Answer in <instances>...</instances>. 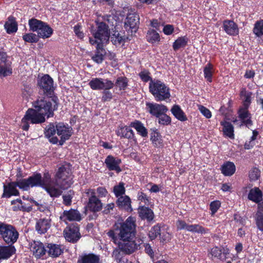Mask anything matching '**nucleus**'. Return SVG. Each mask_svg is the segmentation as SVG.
I'll use <instances>...</instances> for the list:
<instances>
[{
  "mask_svg": "<svg viewBox=\"0 0 263 263\" xmlns=\"http://www.w3.org/2000/svg\"><path fill=\"white\" fill-rule=\"evenodd\" d=\"M160 235L161 241L165 242H168L172 238L171 234L167 231L163 232V229L161 231Z\"/></svg>",
  "mask_w": 263,
  "mask_h": 263,
  "instance_id": "nucleus-58",
  "label": "nucleus"
},
{
  "mask_svg": "<svg viewBox=\"0 0 263 263\" xmlns=\"http://www.w3.org/2000/svg\"><path fill=\"white\" fill-rule=\"evenodd\" d=\"M221 203L218 200H216L212 202L210 204V210L211 211L212 215H214L217 212L220 208Z\"/></svg>",
  "mask_w": 263,
  "mask_h": 263,
  "instance_id": "nucleus-57",
  "label": "nucleus"
},
{
  "mask_svg": "<svg viewBox=\"0 0 263 263\" xmlns=\"http://www.w3.org/2000/svg\"><path fill=\"white\" fill-rule=\"evenodd\" d=\"M50 227V219L49 218H43L37 221L35 225V229L38 233L44 234L47 232Z\"/></svg>",
  "mask_w": 263,
  "mask_h": 263,
  "instance_id": "nucleus-20",
  "label": "nucleus"
},
{
  "mask_svg": "<svg viewBox=\"0 0 263 263\" xmlns=\"http://www.w3.org/2000/svg\"><path fill=\"white\" fill-rule=\"evenodd\" d=\"M39 36L33 33H26L23 36V40L28 43H36L39 40Z\"/></svg>",
  "mask_w": 263,
  "mask_h": 263,
  "instance_id": "nucleus-50",
  "label": "nucleus"
},
{
  "mask_svg": "<svg viewBox=\"0 0 263 263\" xmlns=\"http://www.w3.org/2000/svg\"><path fill=\"white\" fill-rule=\"evenodd\" d=\"M253 32L257 36L263 35V20L257 21L255 24Z\"/></svg>",
  "mask_w": 263,
  "mask_h": 263,
  "instance_id": "nucleus-45",
  "label": "nucleus"
},
{
  "mask_svg": "<svg viewBox=\"0 0 263 263\" xmlns=\"http://www.w3.org/2000/svg\"><path fill=\"white\" fill-rule=\"evenodd\" d=\"M258 136V133L255 130L252 132V136L249 141H246L245 144V148L249 149L252 148L255 144V140Z\"/></svg>",
  "mask_w": 263,
  "mask_h": 263,
  "instance_id": "nucleus-44",
  "label": "nucleus"
},
{
  "mask_svg": "<svg viewBox=\"0 0 263 263\" xmlns=\"http://www.w3.org/2000/svg\"><path fill=\"white\" fill-rule=\"evenodd\" d=\"M49 249L48 254L50 256L57 257L62 253V250L59 245L55 244H49L48 246Z\"/></svg>",
  "mask_w": 263,
  "mask_h": 263,
  "instance_id": "nucleus-39",
  "label": "nucleus"
},
{
  "mask_svg": "<svg viewBox=\"0 0 263 263\" xmlns=\"http://www.w3.org/2000/svg\"><path fill=\"white\" fill-rule=\"evenodd\" d=\"M15 252V249L13 246L0 247V260L8 259Z\"/></svg>",
  "mask_w": 263,
  "mask_h": 263,
  "instance_id": "nucleus-27",
  "label": "nucleus"
},
{
  "mask_svg": "<svg viewBox=\"0 0 263 263\" xmlns=\"http://www.w3.org/2000/svg\"><path fill=\"white\" fill-rule=\"evenodd\" d=\"M147 41L152 43H156L160 41V35L158 32L154 30H149L146 35Z\"/></svg>",
  "mask_w": 263,
  "mask_h": 263,
  "instance_id": "nucleus-41",
  "label": "nucleus"
},
{
  "mask_svg": "<svg viewBox=\"0 0 263 263\" xmlns=\"http://www.w3.org/2000/svg\"><path fill=\"white\" fill-rule=\"evenodd\" d=\"M139 23V17L137 13L134 12L128 14L125 22L126 29H131V31L136 32Z\"/></svg>",
  "mask_w": 263,
  "mask_h": 263,
  "instance_id": "nucleus-15",
  "label": "nucleus"
},
{
  "mask_svg": "<svg viewBox=\"0 0 263 263\" xmlns=\"http://www.w3.org/2000/svg\"><path fill=\"white\" fill-rule=\"evenodd\" d=\"M256 223L258 229L263 231V214L259 212L256 213Z\"/></svg>",
  "mask_w": 263,
  "mask_h": 263,
  "instance_id": "nucleus-53",
  "label": "nucleus"
},
{
  "mask_svg": "<svg viewBox=\"0 0 263 263\" xmlns=\"http://www.w3.org/2000/svg\"><path fill=\"white\" fill-rule=\"evenodd\" d=\"M0 236L7 244H13L18 238V232L10 224L0 222Z\"/></svg>",
  "mask_w": 263,
  "mask_h": 263,
  "instance_id": "nucleus-7",
  "label": "nucleus"
},
{
  "mask_svg": "<svg viewBox=\"0 0 263 263\" xmlns=\"http://www.w3.org/2000/svg\"><path fill=\"white\" fill-rule=\"evenodd\" d=\"M56 130L53 124H50L47 127L45 133L46 136L49 139V141L53 144H56L59 141L58 138L54 136Z\"/></svg>",
  "mask_w": 263,
  "mask_h": 263,
  "instance_id": "nucleus-31",
  "label": "nucleus"
},
{
  "mask_svg": "<svg viewBox=\"0 0 263 263\" xmlns=\"http://www.w3.org/2000/svg\"><path fill=\"white\" fill-rule=\"evenodd\" d=\"M125 40L126 37L122 35L118 31H115L111 36V42L116 46L123 45L125 43Z\"/></svg>",
  "mask_w": 263,
  "mask_h": 263,
  "instance_id": "nucleus-37",
  "label": "nucleus"
},
{
  "mask_svg": "<svg viewBox=\"0 0 263 263\" xmlns=\"http://www.w3.org/2000/svg\"><path fill=\"white\" fill-rule=\"evenodd\" d=\"M187 42L188 39L186 36L179 37L174 42L173 48L174 50H177L181 48L184 47Z\"/></svg>",
  "mask_w": 263,
  "mask_h": 263,
  "instance_id": "nucleus-38",
  "label": "nucleus"
},
{
  "mask_svg": "<svg viewBox=\"0 0 263 263\" xmlns=\"http://www.w3.org/2000/svg\"><path fill=\"white\" fill-rule=\"evenodd\" d=\"M146 105L148 111L156 117H159L160 115L166 113L168 110L166 106L162 104L147 102Z\"/></svg>",
  "mask_w": 263,
  "mask_h": 263,
  "instance_id": "nucleus-13",
  "label": "nucleus"
},
{
  "mask_svg": "<svg viewBox=\"0 0 263 263\" xmlns=\"http://www.w3.org/2000/svg\"><path fill=\"white\" fill-rule=\"evenodd\" d=\"M174 30V27L172 25H166L164 26L163 31L166 35H171Z\"/></svg>",
  "mask_w": 263,
  "mask_h": 263,
  "instance_id": "nucleus-62",
  "label": "nucleus"
},
{
  "mask_svg": "<svg viewBox=\"0 0 263 263\" xmlns=\"http://www.w3.org/2000/svg\"><path fill=\"white\" fill-rule=\"evenodd\" d=\"M120 250L122 251L121 249ZM112 256L118 263H132L131 261L127 260L126 258L121 257V253L119 248V249H115L114 251L112 253Z\"/></svg>",
  "mask_w": 263,
  "mask_h": 263,
  "instance_id": "nucleus-47",
  "label": "nucleus"
},
{
  "mask_svg": "<svg viewBox=\"0 0 263 263\" xmlns=\"http://www.w3.org/2000/svg\"><path fill=\"white\" fill-rule=\"evenodd\" d=\"M116 133L118 136L127 139H132L134 136L133 130L127 126H119Z\"/></svg>",
  "mask_w": 263,
  "mask_h": 263,
  "instance_id": "nucleus-22",
  "label": "nucleus"
},
{
  "mask_svg": "<svg viewBox=\"0 0 263 263\" xmlns=\"http://www.w3.org/2000/svg\"><path fill=\"white\" fill-rule=\"evenodd\" d=\"M187 231L201 234H204L206 232V230L204 228L198 224L189 225Z\"/></svg>",
  "mask_w": 263,
  "mask_h": 263,
  "instance_id": "nucleus-46",
  "label": "nucleus"
},
{
  "mask_svg": "<svg viewBox=\"0 0 263 263\" xmlns=\"http://www.w3.org/2000/svg\"><path fill=\"white\" fill-rule=\"evenodd\" d=\"M54 180L57 185H60L62 188L68 189L73 182L70 169L65 166L60 167L55 174Z\"/></svg>",
  "mask_w": 263,
  "mask_h": 263,
  "instance_id": "nucleus-6",
  "label": "nucleus"
},
{
  "mask_svg": "<svg viewBox=\"0 0 263 263\" xmlns=\"http://www.w3.org/2000/svg\"><path fill=\"white\" fill-rule=\"evenodd\" d=\"M139 76H140L141 79L143 81H145V82H147L150 79V77L149 76V72L145 70L139 73Z\"/></svg>",
  "mask_w": 263,
  "mask_h": 263,
  "instance_id": "nucleus-64",
  "label": "nucleus"
},
{
  "mask_svg": "<svg viewBox=\"0 0 263 263\" xmlns=\"http://www.w3.org/2000/svg\"><path fill=\"white\" fill-rule=\"evenodd\" d=\"M99 257L93 254H84L80 255L78 263H99Z\"/></svg>",
  "mask_w": 263,
  "mask_h": 263,
  "instance_id": "nucleus-25",
  "label": "nucleus"
},
{
  "mask_svg": "<svg viewBox=\"0 0 263 263\" xmlns=\"http://www.w3.org/2000/svg\"><path fill=\"white\" fill-rule=\"evenodd\" d=\"M171 112L178 120L183 122L187 120V117L180 106L178 105H174L171 109Z\"/></svg>",
  "mask_w": 263,
  "mask_h": 263,
  "instance_id": "nucleus-28",
  "label": "nucleus"
},
{
  "mask_svg": "<svg viewBox=\"0 0 263 263\" xmlns=\"http://www.w3.org/2000/svg\"><path fill=\"white\" fill-rule=\"evenodd\" d=\"M138 213L139 216L143 219H146L149 221L154 218V213L150 209L145 207L141 206L138 209Z\"/></svg>",
  "mask_w": 263,
  "mask_h": 263,
  "instance_id": "nucleus-29",
  "label": "nucleus"
},
{
  "mask_svg": "<svg viewBox=\"0 0 263 263\" xmlns=\"http://www.w3.org/2000/svg\"><path fill=\"white\" fill-rule=\"evenodd\" d=\"M89 85L93 90H109L113 87L114 84L107 79L93 78L89 82Z\"/></svg>",
  "mask_w": 263,
  "mask_h": 263,
  "instance_id": "nucleus-9",
  "label": "nucleus"
},
{
  "mask_svg": "<svg viewBox=\"0 0 263 263\" xmlns=\"http://www.w3.org/2000/svg\"><path fill=\"white\" fill-rule=\"evenodd\" d=\"M247 107L245 106V108L240 109L239 116L246 125L249 127L252 125V121L250 120V115L248 112Z\"/></svg>",
  "mask_w": 263,
  "mask_h": 263,
  "instance_id": "nucleus-35",
  "label": "nucleus"
},
{
  "mask_svg": "<svg viewBox=\"0 0 263 263\" xmlns=\"http://www.w3.org/2000/svg\"><path fill=\"white\" fill-rule=\"evenodd\" d=\"M187 224L184 221L178 220L176 222V227L178 230H185L187 231Z\"/></svg>",
  "mask_w": 263,
  "mask_h": 263,
  "instance_id": "nucleus-59",
  "label": "nucleus"
},
{
  "mask_svg": "<svg viewBox=\"0 0 263 263\" xmlns=\"http://www.w3.org/2000/svg\"><path fill=\"white\" fill-rule=\"evenodd\" d=\"M39 86L44 91L49 92L53 90V81L49 75H44L38 82Z\"/></svg>",
  "mask_w": 263,
  "mask_h": 263,
  "instance_id": "nucleus-18",
  "label": "nucleus"
},
{
  "mask_svg": "<svg viewBox=\"0 0 263 263\" xmlns=\"http://www.w3.org/2000/svg\"><path fill=\"white\" fill-rule=\"evenodd\" d=\"M43 188L51 197H57L60 196L62 193V191L66 189L61 187L60 185H57L55 180L54 182L44 186Z\"/></svg>",
  "mask_w": 263,
  "mask_h": 263,
  "instance_id": "nucleus-17",
  "label": "nucleus"
},
{
  "mask_svg": "<svg viewBox=\"0 0 263 263\" xmlns=\"http://www.w3.org/2000/svg\"><path fill=\"white\" fill-rule=\"evenodd\" d=\"M210 254L212 257L220 258L221 250L218 247H214L211 249Z\"/></svg>",
  "mask_w": 263,
  "mask_h": 263,
  "instance_id": "nucleus-60",
  "label": "nucleus"
},
{
  "mask_svg": "<svg viewBox=\"0 0 263 263\" xmlns=\"http://www.w3.org/2000/svg\"><path fill=\"white\" fill-rule=\"evenodd\" d=\"M30 250L36 258L42 257L46 252L44 245L38 241H34L30 243Z\"/></svg>",
  "mask_w": 263,
  "mask_h": 263,
  "instance_id": "nucleus-14",
  "label": "nucleus"
},
{
  "mask_svg": "<svg viewBox=\"0 0 263 263\" xmlns=\"http://www.w3.org/2000/svg\"><path fill=\"white\" fill-rule=\"evenodd\" d=\"M112 95L108 90H104L103 92L102 100L104 101H109L112 98Z\"/></svg>",
  "mask_w": 263,
  "mask_h": 263,
  "instance_id": "nucleus-63",
  "label": "nucleus"
},
{
  "mask_svg": "<svg viewBox=\"0 0 263 263\" xmlns=\"http://www.w3.org/2000/svg\"><path fill=\"white\" fill-rule=\"evenodd\" d=\"M203 72L205 79H206L209 82H212V78L214 72V68L213 65L210 63H208L204 67Z\"/></svg>",
  "mask_w": 263,
  "mask_h": 263,
  "instance_id": "nucleus-42",
  "label": "nucleus"
},
{
  "mask_svg": "<svg viewBox=\"0 0 263 263\" xmlns=\"http://www.w3.org/2000/svg\"><path fill=\"white\" fill-rule=\"evenodd\" d=\"M57 100L55 98H47L35 101L33 103L34 109H29L22 120V128L28 130L29 121L32 124L41 123L45 121V116H52L57 108Z\"/></svg>",
  "mask_w": 263,
  "mask_h": 263,
  "instance_id": "nucleus-2",
  "label": "nucleus"
},
{
  "mask_svg": "<svg viewBox=\"0 0 263 263\" xmlns=\"http://www.w3.org/2000/svg\"><path fill=\"white\" fill-rule=\"evenodd\" d=\"M30 29L37 33L39 37L49 38L53 33V29L46 23L32 18L29 21Z\"/></svg>",
  "mask_w": 263,
  "mask_h": 263,
  "instance_id": "nucleus-5",
  "label": "nucleus"
},
{
  "mask_svg": "<svg viewBox=\"0 0 263 263\" xmlns=\"http://www.w3.org/2000/svg\"><path fill=\"white\" fill-rule=\"evenodd\" d=\"M86 194L89 197L87 209L92 212H97L101 210L102 204L101 201L95 196L93 190L88 189Z\"/></svg>",
  "mask_w": 263,
  "mask_h": 263,
  "instance_id": "nucleus-10",
  "label": "nucleus"
},
{
  "mask_svg": "<svg viewBox=\"0 0 263 263\" xmlns=\"http://www.w3.org/2000/svg\"><path fill=\"white\" fill-rule=\"evenodd\" d=\"M221 125L223 126V134L230 139H234V127L231 123L227 121H222Z\"/></svg>",
  "mask_w": 263,
  "mask_h": 263,
  "instance_id": "nucleus-32",
  "label": "nucleus"
},
{
  "mask_svg": "<svg viewBox=\"0 0 263 263\" xmlns=\"http://www.w3.org/2000/svg\"><path fill=\"white\" fill-rule=\"evenodd\" d=\"M97 29L92 28L90 32L94 39L89 37V43L91 45H97L96 52L92 57V59L98 64L101 63L106 54L105 50L103 48L109 39V33L108 26L103 22H96Z\"/></svg>",
  "mask_w": 263,
  "mask_h": 263,
  "instance_id": "nucleus-3",
  "label": "nucleus"
},
{
  "mask_svg": "<svg viewBox=\"0 0 263 263\" xmlns=\"http://www.w3.org/2000/svg\"><path fill=\"white\" fill-rule=\"evenodd\" d=\"M11 73V63L5 58L0 63V76L4 77L9 76Z\"/></svg>",
  "mask_w": 263,
  "mask_h": 263,
  "instance_id": "nucleus-26",
  "label": "nucleus"
},
{
  "mask_svg": "<svg viewBox=\"0 0 263 263\" xmlns=\"http://www.w3.org/2000/svg\"><path fill=\"white\" fill-rule=\"evenodd\" d=\"M248 198L256 203H258L262 200V193L258 187H255L250 190Z\"/></svg>",
  "mask_w": 263,
  "mask_h": 263,
  "instance_id": "nucleus-21",
  "label": "nucleus"
},
{
  "mask_svg": "<svg viewBox=\"0 0 263 263\" xmlns=\"http://www.w3.org/2000/svg\"><path fill=\"white\" fill-rule=\"evenodd\" d=\"M60 219L66 223L67 221H79L81 220V215L78 211L70 209L69 211H64L60 216Z\"/></svg>",
  "mask_w": 263,
  "mask_h": 263,
  "instance_id": "nucleus-16",
  "label": "nucleus"
},
{
  "mask_svg": "<svg viewBox=\"0 0 263 263\" xmlns=\"http://www.w3.org/2000/svg\"><path fill=\"white\" fill-rule=\"evenodd\" d=\"M18 187L24 191H28L30 187L34 186H41L44 184L42 181V176L40 174H36L30 176L27 179H23L17 181Z\"/></svg>",
  "mask_w": 263,
  "mask_h": 263,
  "instance_id": "nucleus-8",
  "label": "nucleus"
},
{
  "mask_svg": "<svg viewBox=\"0 0 263 263\" xmlns=\"http://www.w3.org/2000/svg\"><path fill=\"white\" fill-rule=\"evenodd\" d=\"M116 86L118 87L120 90L125 89L127 86V81L126 78L120 77L118 78L116 82Z\"/></svg>",
  "mask_w": 263,
  "mask_h": 263,
  "instance_id": "nucleus-52",
  "label": "nucleus"
},
{
  "mask_svg": "<svg viewBox=\"0 0 263 263\" xmlns=\"http://www.w3.org/2000/svg\"><path fill=\"white\" fill-rule=\"evenodd\" d=\"M151 140L152 142L157 146L161 145L162 140L161 135L157 130H154L151 133Z\"/></svg>",
  "mask_w": 263,
  "mask_h": 263,
  "instance_id": "nucleus-43",
  "label": "nucleus"
},
{
  "mask_svg": "<svg viewBox=\"0 0 263 263\" xmlns=\"http://www.w3.org/2000/svg\"><path fill=\"white\" fill-rule=\"evenodd\" d=\"M125 188L123 183H120L119 185H116L114 187V192L117 197L122 196L125 193Z\"/></svg>",
  "mask_w": 263,
  "mask_h": 263,
  "instance_id": "nucleus-51",
  "label": "nucleus"
},
{
  "mask_svg": "<svg viewBox=\"0 0 263 263\" xmlns=\"http://www.w3.org/2000/svg\"><path fill=\"white\" fill-rule=\"evenodd\" d=\"M64 235L65 239L69 242L77 241L80 238L78 227L73 224L67 227L64 231Z\"/></svg>",
  "mask_w": 263,
  "mask_h": 263,
  "instance_id": "nucleus-12",
  "label": "nucleus"
},
{
  "mask_svg": "<svg viewBox=\"0 0 263 263\" xmlns=\"http://www.w3.org/2000/svg\"><path fill=\"white\" fill-rule=\"evenodd\" d=\"M159 123L163 125H168L171 122V118L166 115V113H163L160 115L159 117Z\"/></svg>",
  "mask_w": 263,
  "mask_h": 263,
  "instance_id": "nucleus-54",
  "label": "nucleus"
},
{
  "mask_svg": "<svg viewBox=\"0 0 263 263\" xmlns=\"http://www.w3.org/2000/svg\"><path fill=\"white\" fill-rule=\"evenodd\" d=\"M223 27L225 32L229 35H235L238 33L237 25L233 21H224L223 23Z\"/></svg>",
  "mask_w": 263,
  "mask_h": 263,
  "instance_id": "nucleus-24",
  "label": "nucleus"
},
{
  "mask_svg": "<svg viewBox=\"0 0 263 263\" xmlns=\"http://www.w3.org/2000/svg\"><path fill=\"white\" fill-rule=\"evenodd\" d=\"M160 227L159 225H156L152 228L149 231V237L151 239L153 240L155 239L158 235H160Z\"/></svg>",
  "mask_w": 263,
  "mask_h": 263,
  "instance_id": "nucleus-48",
  "label": "nucleus"
},
{
  "mask_svg": "<svg viewBox=\"0 0 263 263\" xmlns=\"http://www.w3.org/2000/svg\"><path fill=\"white\" fill-rule=\"evenodd\" d=\"M56 129L57 134L61 137L60 145H62L72 135V128L68 125H65L63 123L57 124Z\"/></svg>",
  "mask_w": 263,
  "mask_h": 263,
  "instance_id": "nucleus-11",
  "label": "nucleus"
},
{
  "mask_svg": "<svg viewBox=\"0 0 263 263\" xmlns=\"http://www.w3.org/2000/svg\"><path fill=\"white\" fill-rule=\"evenodd\" d=\"M130 126L134 128L137 133L143 137H147V131L143 124L139 121H135L131 122Z\"/></svg>",
  "mask_w": 263,
  "mask_h": 263,
  "instance_id": "nucleus-30",
  "label": "nucleus"
},
{
  "mask_svg": "<svg viewBox=\"0 0 263 263\" xmlns=\"http://www.w3.org/2000/svg\"><path fill=\"white\" fill-rule=\"evenodd\" d=\"M81 26L78 24L73 27L74 32L76 35L80 39H82L84 37V33L81 31Z\"/></svg>",
  "mask_w": 263,
  "mask_h": 263,
  "instance_id": "nucleus-61",
  "label": "nucleus"
},
{
  "mask_svg": "<svg viewBox=\"0 0 263 263\" xmlns=\"http://www.w3.org/2000/svg\"><path fill=\"white\" fill-rule=\"evenodd\" d=\"M120 163V159L116 158L111 155L108 156L105 160V163L109 170L116 171L118 173L121 171L119 167Z\"/></svg>",
  "mask_w": 263,
  "mask_h": 263,
  "instance_id": "nucleus-19",
  "label": "nucleus"
},
{
  "mask_svg": "<svg viewBox=\"0 0 263 263\" xmlns=\"http://www.w3.org/2000/svg\"><path fill=\"white\" fill-rule=\"evenodd\" d=\"M235 165L233 162H227L221 166V172L224 176H231L235 172Z\"/></svg>",
  "mask_w": 263,
  "mask_h": 263,
  "instance_id": "nucleus-34",
  "label": "nucleus"
},
{
  "mask_svg": "<svg viewBox=\"0 0 263 263\" xmlns=\"http://www.w3.org/2000/svg\"><path fill=\"white\" fill-rule=\"evenodd\" d=\"M11 204L13 205L12 209L13 211L22 210L25 211L26 208L24 206L23 203L21 199H17L11 201Z\"/></svg>",
  "mask_w": 263,
  "mask_h": 263,
  "instance_id": "nucleus-49",
  "label": "nucleus"
},
{
  "mask_svg": "<svg viewBox=\"0 0 263 263\" xmlns=\"http://www.w3.org/2000/svg\"><path fill=\"white\" fill-rule=\"evenodd\" d=\"M135 219L129 217L125 221H118L114 226L113 229L107 234L114 242L117 244L122 251L126 254L134 252L142 243L141 240H134L135 236Z\"/></svg>",
  "mask_w": 263,
  "mask_h": 263,
  "instance_id": "nucleus-1",
  "label": "nucleus"
},
{
  "mask_svg": "<svg viewBox=\"0 0 263 263\" xmlns=\"http://www.w3.org/2000/svg\"><path fill=\"white\" fill-rule=\"evenodd\" d=\"M5 28L9 34L16 32L17 30V25L12 17H9L5 24Z\"/></svg>",
  "mask_w": 263,
  "mask_h": 263,
  "instance_id": "nucleus-36",
  "label": "nucleus"
},
{
  "mask_svg": "<svg viewBox=\"0 0 263 263\" xmlns=\"http://www.w3.org/2000/svg\"><path fill=\"white\" fill-rule=\"evenodd\" d=\"M117 204L120 208L126 210L127 211H132L130 199L127 196H121L117 200Z\"/></svg>",
  "mask_w": 263,
  "mask_h": 263,
  "instance_id": "nucleus-33",
  "label": "nucleus"
},
{
  "mask_svg": "<svg viewBox=\"0 0 263 263\" xmlns=\"http://www.w3.org/2000/svg\"><path fill=\"white\" fill-rule=\"evenodd\" d=\"M149 89L157 101L165 100L169 99L171 96L168 87L160 80H151L149 84Z\"/></svg>",
  "mask_w": 263,
  "mask_h": 263,
  "instance_id": "nucleus-4",
  "label": "nucleus"
},
{
  "mask_svg": "<svg viewBox=\"0 0 263 263\" xmlns=\"http://www.w3.org/2000/svg\"><path fill=\"white\" fill-rule=\"evenodd\" d=\"M240 97L244 102V105L248 107L252 99V93L242 88L240 91Z\"/></svg>",
  "mask_w": 263,
  "mask_h": 263,
  "instance_id": "nucleus-40",
  "label": "nucleus"
},
{
  "mask_svg": "<svg viewBox=\"0 0 263 263\" xmlns=\"http://www.w3.org/2000/svg\"><path fill=\"white\" fill-rule=\"evenodd\" d=\"M198 109L200 112L207 119L211 118L212 117V114L210 110L202 105L198 106Z\"/></svg>",
  "mask_w": 263,
  "mask_h": 263,
  "instance_id": "nucleus-56",
  "label": "nucleus"
},
{
  "mask_svg": "<svg viewBox=\"0 0 263 263\" xmlns=\"http://www.w3.org/2000/svg\"><path fill=\"white\" fill-rule=\"evenodd\" d=\"M17 181L16 182H11L7 185H4L3 197H10L11 196H17L18 195V191L16 189V187L18 186L17 184Z\"/></svg>",
  "mask_w": 263,
  "mask_h": 263,
  "instance_id": "nucleus-23",
  "label": "nucleus"
},
{
  "mask_svg": "<svg viewBox=\"0 0 263 263\" xmlns=\"http://www.w3.org/2000/svg\"><path fill=\"white\" fill-rule=\"evenodd\" d=\"M260 176V171L256 168H252L249 173V177L251 180L254 181L258 179Z\"/></svg>",
  "mask_w": 263,
  "mask_h": 263,
  "instance_id": "nucleus-55",
  "label": "nucleus"
}]
</instances>
